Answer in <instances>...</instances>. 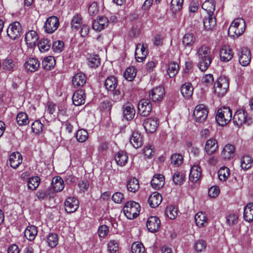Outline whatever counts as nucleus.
Here are the masks:
<instances>
[{"mask_svg":"<svg viewBox=\"0 0 253 253\" xmlns=\"http://www.w3.org/2000/svg\"><path fill=\"white\" fill-rule=\"evenodd\" d=\"M152 187L156 190L160 189L165 184V178L162 174L155 175L151 182Z\"/></svg>","mask_w":253,"mask_h":253,"instance_id":"bb28decb","label":"nucleus"},{"mask_svg":"<svg viewBox=\"0 0 253 253\" xmlns=\"http://www.w3.org/2000/svg\"><path fill=\"white\" fill-rule=\"evenodd\" d=\"M195 41V38L193 34L187 33L183 38L182 42L185 46H190L192 45Z\"/></svg>","mask_w":253,"mask_h":253,"instance_id":"603ef678","label":"nucleus"},{"mask_svg":"<svg viewBox=\"0 0 253 253\" xmlns=\"http://www.w3.org/2000/svg\"><path fill=\"white\" fill-rule=\"evenodd\" d=\"M208 111L203 104L197 105L193 112V116L196 122L203 123L207 118Z\"/></svg>","mask_w":253,"mask_h":253,"instance_id":"6e6552de","label":"nucleus"},{"mask_svg":"<svg viewBox=\"0 0 253 253\" xmlns=\"http://www.w3.org/2000/svg\"><path fill=\"white\" fill-rule=\"evenodd\" d=\"M220 190L218 186H211L209 189L208 194L210 197L214 198L219 194Z\"/></svg>","mask_w":253,"mask_h":253,"instance_id":"338daca9","label":"nucleus"},{"mask_svg":"<svg viewBox=\"0 0 253 253\" xmlns=\"http://www.w3.org/2000/svg\"><path fill=\"white\" fill-rule=\"evenodd\" d=\"M40 62L36 58H30L25 62V69L29 72H34L38 70L40 67Z\"/></svg>","mask_w":253,"mask_h":253,"instance_id":"aec40b11","label":"nucleus"},{"mask_svg":"<svg viewBox=\"0 0 253 253\" xmlns=\"http://www.w3.org/2000/svg\"><path fill=\"white\" fill-rule=\"evenodd\" d=\"M140 206L139 204L134 201L127 202L124 207V211L125 215L128 219H133L139 214Z\"/></svg>","mask_w":253,"mask_h":253,"instance_id":"7ed1b4c3","label":"nucleus"},{"mask_svg":"<svg viewBox=\"0 0 253 253\" xmlns=\"http://www.w3.org/2000/svg\"><path fill=\"white\" fill-rule=\"evenodd\" d=\"M38 231L37 227L33 225L28 226L25 230L24 235L29 241H33L35 239Z\"/></svg>","mask_w":253,"mask_h":253,"instance_id":"f704fd0d","label":"nucleus"},{"mask_svg":"<svg viewBox=\"0 0 253 253\" xmlns=\"http://www.w3.org/2000/svg\"><path fill=\"white\" fill-rule=\"evenodd\" d=\"M87 60V64L90 68H97L100 64V59L97 55H90Z\"/></svg>","mask_w":253,"mask_h":253,"instance_id":"79ce46f5","label":"nucleus"},{"mask_svg":"<svg viewBox=\"0 0 253 253\" xmlns=\"http://www.w3.org/2000/svg\"><path fill=\"white\" fill-rule=\"evenodd\" d=\"M253 160L250 156H243L241 160V166L242 169H248L252 166Z\"/></svg>","mask_w":253,"mask_h":253,"instance_id":"49530a36","label":"nucleus"},{"mask_svg":"<svg viewBox=\"0 0 253 253\" xmlns=\"http://www.w3.org/2000/svg\"><path fill=\"white\" fill-rule=\"evenodd\" d=\"M232 111L226 107H224L218 110L215 119L218 124L224 126L227 124L232 119Z\"/></svg>","mask_w":253,"mask_h":253,"instance_id":"20e7f679","label":"nucleus"},{"mask_svg":"<svg viewBox=\"0 0 253 253\" xmlns=\"http://www.w3.org/2000/svg\"><path fill=\"white\" fill-rule=\"evenodd\" d=\"M234 146L228 144L224 147L221 153V156L224 160H229L234 157Z\"/></svg>","mask_w":253,"mask_h":253,"instance_id":"c85d7f7f","label":"nucleus"},{"mask_svg":"<svg viewBox=\"0 0 253 253\" xmlns=\"http://www.w3.org/2000/svg\"><path fill=\"white\" fill-rule=\"evenodd\" d=\"M218 149L217 141L214 139H210L207 141L205 150L208 155H211Z\"/></svg>","mask_w":253,"mask_h":253,"instance_id":"cd10ccee","label":"nucleus"},{"mask_svg":"<svg viewBox=\"0 0 253 253\" xmlns=\"http://www.w3.org/2000/svg\"><path fill=\"white\" fill-rule=\"evenodd\" d=\"M148 54L147 46L144 44L139 43L136 45L135 56L137 61L141 62L146 58Z\"/></svg>","mask_w":253,"mask_h":253,"instance_id":"f8f14e48","label":"nucleus"},{"mask_svg":"<svg viewBox=\"0 0 253 253\" xmlns=\"http://www.w3.org/2000/svg\"><path fill=\"white\" fill-rule=\"evenodd\" d=\"M59 26V19L55 16L48 17L44 23L43 28L46 33H53Z\"/></svg>","mask_w":253,"mask_h":253,"instance_id":"0eeeda50","label":"nucleus"},{"mask_svg":"<svg viewBox=\"0 0 253 253\" xmlns=\"http://www.w3.org/2000/svg\"><path fill=\"white\" fill-rule=\"evenodd\" d=\"M202 175V169L198 165H193L190 170L189 174V180L193 183L198 181Z\"/></svg>","mask_w":253,"mask_h":253,"instance_id":"f3484780","label":"nucleus"},{"mask_svg":"<svg viewBox=\"0 0 253 253\" xmlns=\"http://www.w3.org/2000/svg\"><path fill=\"white\" fill-rule=\"evenodd\" d=\"M130 142L135 148L141 147L143 143L142 136L138 131H133L130 138Z\"/></svg>","mask_w":253,"mask_h":253,"instance_id":"412c9836","label":"nucleus"},{"mask_svg":"<svg viewBox=\"0 0 253 253\" xmlns=\"http://www.w3.org/2000/svg\"><path fill=\"white\" fill-rule=\"evenodd\" d=\"M160 223L161 222H147L146 226L150 232L154 233L158 231Z\"/></svg>","mask_w":253,"mask_h":253,"instance_id":"e2e57ef3","label":"nucleus"},{"mask_svg":"<svg viewBox=\"0 0 253 253\" xmlns=\"http://www.w3.org/2000/svg\"><path fill=\"white\" fill-rule=\"evenodd\" d=\"M79 201L74 197H68L64 202L65 211L68 213H72L77 211L79 208Z\"/></svg>","mask_w":253,"mask_h":253,"instance_id":"ddd939ff","label":"nucleus"},{"mask_svg":"<svg viewBox=\"0 0 253 253\" xmlns=\"http://www.w3.org/2000/svg\"><path fill=\"white\" fill-rule=\"evenodd\" d=\"M126 187L128 191L132 193L136 192L139 188L138 179L135 178H131L128 181Z\"/></svg>","mask_w":253,"mask_h":253,"instance_id":"ea45409f","label":"nucleus"},{"mask_svg":"<svg viewBox=\"0 0 253 253\" xmlns=\"http://www.w3.org/2000/svg\"><path fill=\"white\" fill-rule=\"evenodd\" d=\"M229 86L228 79L223 76L217 79L214 86V94L218 97L223 96L227 92Z\"/></svg>","mask_w":253,"mask_h":253,"instance_id":"423d86ee","label":"nucleus"},{"mask_svg":"<svg viewBox=\"0 0 253 253\" xmlns=\"http://www.w3.org/2000/svg\"><path fill=\"white\" fill-rule=\"evenodd\" d=\"M1 66L3 70L11 72L16 69V63L12 59L8 57L3 60Z\"/></svg>","mask_w":253,"mask_h":253,"instance_id":"c756f323","label":"nucleus"},{"mask_svg":"<svg viewBox=\"0 0 253 253\" xmlns=\"http://www.w3.org/2000/svg\"><path fill=\"white\" fill-rule=\"evenodd\" d=\"M86 82V75L81 72L77 73L72 79L73 84L75 87H82Z\"/></svg>","mask_w":253,"mask_h":253,"instance_id":"5701e85b","label":"nucleus"},{"mask_svg":"<svg viewBox=\"0 0 253 253\" xmlns=\"http://www.w3.org/2000/svg\"><path fill=\"white\" fill-rule=\"evenodd\" d=\"M55 65V60L53 56H49L44 58L42 61V68L46 70H51Z\"/></svg>","mask_w":253,"mask_h":253,"instance_id":"e433bc0d","label":"nucleus"},{"mask_svg":"<svg viewBox=\"0 0 253 253\" xmlns=\"http://www.w3.org/2000/svg\"><path fill=\"white\" fill-rule=\"evenodd\" d=\"M204 28L207 31L212 30L216 26V20L213 14H208L203 19Z\"/></svg>","mask_w":253,"mask_h":253,"instance_id":"6ab92c4d","label":"nucleus"},{"mask_svg":"<svg viewBox=\"0 0 253 253\" xmlns=\"http://www.w3.org/2000/svg\"><path fill=\"white\" fill-rule=\"evenodd\" d=\"M40 183V178L38 176H34L30 178L28 181V188L34 190L36 189L39 185Z\"/></svg>","mask_w":253,"mask_h":253,"instance_id":"864d4df0","label":"nucleus"},{"mask_svg":"<svg viewBox=\"0 0 253 253\" xmlns=\"http://www.w3.org/2000/svg\"><path fill=\"white\" fill-rule=\"evenodd\" d=\"M104 85L108 90L114 91L118 85V81L116 78L113 76L108 77L105 80Z\"/></svg>","mask_w":253,"mask_h":253,"instance_id":"2f4dec72","label":"nucleus"},{"mask_svg":"<svg viewBox=\"0 0 253 253\" xmlns=\"http://www.w3.org/2000/svg\"><path fill=\"white\" fill-rule=\"evenodd\" d=\"M233 53L231 49L228 46L222 47L220 51V57L222 61L228 62L233 58Z\"/></svg>","mask_w":253,"mask_h":253,"instance_id":"393cba45","label":"nucleus"},{"mask_svg":"<svg viewBox=\"0 0 253 253\" xmlns=\"http://www.w3.org/2000/svg\"><path fill=\"white\" fill-rule=\"evenodd\" d=\"M158 125V120L152 118L146 119L143 123L145 131L149 133L154 132L156 130Z\"/></svg>","mask_w":253,"mask_h":253,"instance_id":"2eb2a0df","label":"nucleus"},{"mask_svg":"<svg viewBox=\"0 0 253 253\" xmlns=\"http://www.w3.org/2000/svg\"><path fill=\"white\" fill-rule=\"evenodd\" d=\"M136 72L133 67H130L126 68L124 74V76L126 80L131 81L135 77Z\"/></svg>","mask_w":253,"mask_h":253,"instance_id":"3c124183","label":"nucleus"},{"mask_svg":"<svg viewBox=\"0 0 253 253\" xmlns=\"http://www.w3.org/2000/svg\"><path fill=\"white\" fill-rule=\"evenodd\" d=\"M58 236L55 233L49 234L47 238L46 242L51 248H54L58 244Z\"/></svg>","mask_w":253,"mask_h":253,"instance_id":"5fc2aeb1","label":"nucleus"},{"mask_svg":"<svg viewBox=\"0 0 253 253\" xmlns=\"http://www.w3.org/2000/svg\"><path fill=\"white\" fill-rule=\"evenodd\" d=\"M135 113L134 108L131 104H126L123 106V115L127 120H130Z\"/></svg>","mask_w":253,"mask_h":253,"instance_id":"473e14b6","label":"nucleus"},{"mask_svg":"<svg viewBox=\"0 0 253 253\" xmlns=\"http://www.w3.org/2000/svg\"><path fill=\"white\" fill-rule=\"evenodd\" d=\"M180 91L185 98L189 99L193 94V88L191 83H187L181 86Z\"/></svg>","mask_w":253,"mask_h":253,"instance_id":"7c9ffc66","label":"nucleus"},{"mask_svg":"<svg viewBox=\"0 0 253 253\" xmlns=\"http://www.w3.org/2000/svg\"><path fill=\"white\" fill-rule=\"evenodd\" d=\"M38 46L41 52L48 51L51 46L50 41L47 39H42L38 42Z\"/></svg>","mask_w":253,"mask_h":253,"instance_id":"37998d69","label":"nucleus"},{"mask_svg":"<svg viewBox=\"0 0 253 253\" xmlns=\"http://www.w3.org/2000/svg\"><path fill=\"white\" fill-rule=\"evenodd\" d=\"M38 39V35L35 31L30 30L25 34V41L29 48H33L36 46Z\"/></svg>","mask_w":253,"mask_h":253,"instance_id":"4468645a","label":"nucleus"},{"mask_svg":"<svg viewBox=\"0 0 253 253\" xmlns=\"http://www.w3.org/2000/svg\"><path fill=\"white\" fill-rule=\"evenodd\" d=\"M52 187L55 192H60L63 190L64 187V181L62 178H53L52 180Z\"/></svg>","mask_w":253,"mask_h":253,"instance_id":"a18cd8bd","label":"nucleus"},{"mask_svg":"<svg viewBox=\"0 0 253 253\" xmlns=\"http://www.w3.org/2000/svg\"><path fill=\"white\" fill-rule=\"evenodd\" d=\"M185 175L180 171H176L173 175L172 180L176 185H181L183 183L184 181Z\"/></svg>","mask_w":253,"mask_h":253,"instance_id":"09e8293b","label":"nucleus"},{"mask_svg":"<svg viewBox=\"0 0 253 253\" xmlns=\"http://www.w3.org/2000/svg\"><path fill=\"white\" fill-rule=\"evenodd\" d=\"M164 95L165 90L162 86L153 88L149 93V97L154 102L162 100Z\"/></svg>","mask_w":253,"mask_h":253,"instance_id":"dca6fc26","label":"nucleus"},{"mask_svg":"<svg viewBox=\"0 0 253 253\" xmlns=\"http://www.w3.org/2000/svg\"><path fill=\"white\" fill-rule=\"evenodd\" d=\"M112 200L116 203L120 204L124 200V196L121 192H116L112 196Z\"/></svg>","mask_w":253,"mask_h":253,"instance_id":"774afa93","label":"nucleus"},{"mask_svg":"<svg viewBox=\"0 0 253 253\" xmlns=\"http://www.w3.org/2000/svg\"><path fill=\"white\" fill-rule=\"evenodd\" d=\"M183 0H171V9L173 12L179 11L182 7Z\"/></svg>","mask_w":253,"mask_h":253,"instance_id":"6e6d98bb","label":"nucleus"},{"mask_svg":"<svg viewBox=\"0 0 253 253\" xmlns=\"http://www.w3.org/2000/svg\"><path fill=\"white\" fill-rule=\"evenodd\" d=\"M152 110V104L147 99L141 100L138 105V111L141 116H148Z\"/></svg>","mask_w":253,"mask_h":253,"instance_id":"9d476101","label":"nucleus"},{"mask_svg":"<svg viewBox=\"0 0 253 253\" xmlns=\"http://www.w3.org/2000/svg\"><path fill=\"white\" fill-rule=\"evenodd\" d=\"M162 201V197L158 192H155L151 194L148 200V202L152 208L157 207Z\"/></svg>","mask_w":253,"mask_h":253,"instance_id":"a878e982","label":"nucleus"},{"mask_svg":"<svg viewBox=\"0 0 253 253\" xmlns=\"http://www.w3.org/2000/svg\"><path fill=\"white\" fill-rule=\"evenodd\" d=\"M199 58L198 66L202 71H205L211 63L212 58L211 48L206 45L200 47L197 52Z\"/></svg>","mask_w":253,"mask_h":253,"instance_id":"f257e3e1","label":"nucleus"},{"mask_svg":"<svg viewBox=\"0 0 253 253\" xmlns=\"http://www.w3.org/2000/svg\"><path fill=\"white\" fill-rule=\"evenodd\" d=\"M202 7L207 12L208 14H213L215 3L213 0H207L203 3Z\"/></svg>","mask_w":253,"mask_h":253,"instance_id":"4c0bfd02","label":"nucleus"},{"mask_svg":"<svg viewBox=\"0 0 253 253\" xmlns=\"http://www.w3.org/2000/svg\"><path fill=\"white\" fill-rule=\"evenodd\" d=\"M85 95L83 90H78L73 94L72 97L73 103L75 106H80L85 102Z\"/></svg>","mask_w":253,"mask_h":253,"instance_id":"4be33fe9","label":"nucleus"},{"mask_svg":"<svg viewBox=\"0 0 253 253\" xmlns=\"http://www.w3.org/2000/svg\"><path fill=\"white\" fill-rule=\"evenodd\" d=\"M183 162V157L179 154H173L171 157V163L174 166L177 167Z\"/></svg>","mask_w":253,"mask_h":253,"instance_id":"bf43d9fd","label":"nucleus"},{"mask_svg":"<svg viewBox=\"0 0 253 253\" xmlns=\"http://www.w3.org/2000/svg\"><path fill=\"white\" fill-rule=\"evenodd\" d=\"M108 248L110 253H117L119 251L118 243L115 241H110L108 244Z\"/></svg>","mask_w":253,"mask_h":253,"instance_id":"0e129e2a","label":"nucleus"},{"mask_svg":"<svg viewBox=\"0 0 253 253\" xmlns=\"http://www.w3.org/2000/svg\"><path fill=\"white\" fill-rule=\"evenodd\" d=\"M16 121L19 126L26 125L29 123L28 115L25 113H19L16 117Z\"/></svg>","mask_w":253,"mask_h":253,"instance_id":"de8ad7c7","label":"nucleus"},{"mask_svg":"<svg viewBox=\"0 0 253 253\" xmlns=\"http://www.w3.org/2000/svg\"><path fill=\"white\" fill-rule=\"evenodd\" d=\"M22 162V157L18 152L12 153L9 157V163L10 166L14 168H17Z\"/></svg>","mask_w":253,"mask_h":253,"instance_id":"b1692460","label":"nucleus"},{"mask_svg":"<svg viewBox=\"0 0 253 253\" xmlns=\"http://www.w3.org/2000/svg\"><path fill=\"white\" fill-rule=\"evenodd\" d=\"M246 24L242 18H237L231 24L228 29V35L233 38H238L245 30Z\"/></svg>","mask_w":253,"mask_h":253,"instance_id":"f03ea898","label":"nucleus"},{"mask_svg":"<svg viewBox=\"0 0 253 253\" xmlns=\"http://www.w3.org/2000/svg\"><path fill=\"white\" fill-rule=\"evenodd\" d=\"M76 138L81 142H84L88 138V132L85 129H80L76 133Z\"/></svg>","mask_w":253,"mask_h":253,"instance_id":"13d9d810","label":"nucleus"},{"mask_svg":"<svg viewBox=\"0 0 253 253\" xmlns=\"http://www.w3.org/2000/svg\"><path fill=\"white\" fill-rule=\"evenodd\" d=\"M244 218L246 221L253 220V203H250L244 208Z\"/></svg>","mask_w":253,"mask_h":253,"instance_id":"72a5a7b5","label":"nucleus"},{"mask_svg":"<svg viewBox=\"0 0 253 253\" xmlns=\"http://www.w3.org/2000/svg\"><path fill=\"white\" fill-rule=\"evenodd\" d=\"M230 169L227 167L221 168L218 172L219 179L222 181H225L230 175Z\"/></svg>","mask_w":253,"mask_h":253,"instance_id":"8fccbe9b","label":"nucleus"},{"mask_svg":"<svg viewBox=\"0 0 253 253\" xmlns=\"http://www.w3.org/2000/svg\"><path fill=\"white\" fill-rule=\"evenodd\" d=\"M109 20L105 16L99 17L92 23V28L95 31H100L107 27Z\"/></svg>","mask_w":253,"mask_h":253,"instance_id":"a211bd4d","label":"nucleus"},{"mask_svg":"<svg viewBox=\"0 0 253 253\" xmlns=\"http://www.w3.org/2000/svg\"><path fill=\"white\" fill-rule=\"evenodd\" d=\"M179 65L176 62L171 61L168 65L167 73L171 78L174 77L179 71Z\"/></svg>","mask_w":253,"mask_h":253,"instance_id":"c9c22d12","label":"nucleus"},{"mask_svg":"<svg viewBox=\"0 0 253 253\" xmlns=\"http://www.w3.org/2000/svg\"><path fill=\"white\" fill-rule=\"evenodd\" d=\"M177 209L173 206H168L165 211V214L169 219L173 220L177 216Z\"/></svg>","mask_w":253,"mask_h":253,"instance_id":"c03bdc74","label":"nucleus"},{"mask_svg":"<svg viewBox=\"0 0 253 253\" xmlns=\"http://www.w3.org/2000/svg\"><path fill=\"white\" fill-rule=\"evenodd\" d=\"M206 244L205 242L202 240L197 241L194 245L195 250L198 252H202L206 249Z\"/></svg>","mask_w":253,"mask_h":253,"instance_id":"69168bd1","label":"nucleus"},{"mask_svg":"<svg viewBox=\"0 0 253 253\" xmlns=\"http://www.w3.org/2000/svg\"><path fill=\"white\" fill-rule=\"evenodd\" d=\"M132 253H145V250L144 246L140 243H133L131 246Z\"/></svg>","mask_w":253,"mask_h":253,"instance_id":"4d7b16f0","label":"nucleus"},{"mask_svg":"<svg viewBox=\"0 0 253 253\" xmlns=\"http://www.w3.org/2000/svg\"><path fill=\"white\" fill-rule=\"evenodd\" d=\"M43 125L39 121H36L32 124V129L33 132L38 134L42 131Z\"/></svg>","mask_w":253,"mask_h":253,"instance_id":"052dcab7","label":"nucleus"},{"mask_svg":"<svg viewBox=\"0 0 253 253\" xmlns=\"http://www.w3.org/2000/svg\"><path fill=\"white\" fill-rule=\"evenodd\" d=\"M239 61L243 66H247L251 62V55L250 50L247 47L241 48L239 53Z\"/></svg>","mask_w":253,"mask_h":253,"instance_id":"9b49d317","label":"nucleus"},{"mask_svg":"<svg viewBox=\"0 0 253 253\" xmlns=\"http://www.w3.org/2000/svg\"><path fill=\"white\" fill-rule=\"evenodd\" d=\"M234 125L238 127L244 124L250 125L252 123V120L250 117H248L247 113L242 109L237 110L234 114L233 118Z\"/></svg>","mask_w":253,"mask_h":253,"instance_id":"39448f33","label":"nucleus"},{"mask_svg":"<svg viewBox=\"0 0 253 253\" xmlns=\"http://www.w3.org/2000/svg\"><path fill=\"white\" fill-rule=\"evenodd\" d=\"M64 43L61 41L54 42L52 44V49L56 53L61 52L64 48Z\"/></svg>","mask_w":253,"mask_h":253,"instance_id":"680f3d73","label":"nucleus"},{"mask_svg":"<svg viewBox=\"0 0 253 253\" xmlns=\"http://www.w3.org/2000/svg\"><path fill=\"white\" fill-rule=\"evenodd\" d=\"M82 24L83 18L82 16L79 14L75 15L71 21V28L72 30L78 31Z\"/></svg>","mask_w":253,"mask_h":253,"instance_id":"a19ab883","label":"nucleus"},{"mask_svg":"<svg viewBox=\"0 0 253 253\" xmlns=\"http://www.w3.org/2000/svg\"><path fill=\"white\" fill-rule=\"evenodd\" d=\"M22 27L19 22H14L9 25L7 29L8 36L12 40H15L20 37L22 34Z\"/></svg>","mask_w":253,"mask_h":253,"instance_id":"1a4fd4ad","label":"nucleus"},{"mask_svg":"<svg viewBox=\"0 0 253 253\" xmlns=\"http://www.w3.org/2000/svg\"><path fill=\"white\" fill-rule=\"evenodd\" d=\"M128 157L126 152L119 151L116 154L115 159L118 165L125 166L127 162Z\"/></svg>","mask_w":253,"mask_h":253,"instance_id":"58836bf2","label":"nucleus"}]
</instances>
